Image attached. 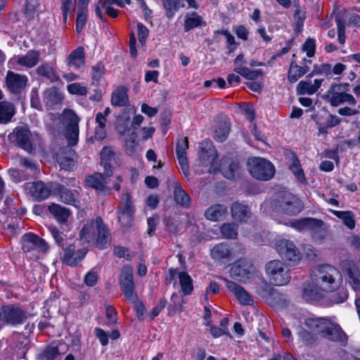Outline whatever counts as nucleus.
Instances as JSON below:
<instances>
[{"instance_id":"obj_1","label":"nucleus","mask_w":360,"mask_h":360,"mask_svg":"<svg viewBox=\"0 0 360 360\" xmlns=\"http://www.w3.org/2000/svg\"><path fill=\"white\" fill-rule=\"evenodd\" d=\"M313 281L325 292L338 290L342 283V275L334 266L324 264L317 266L313 271Z\"/></svg>"},{"instance_id":"obj_2","label":"nucleus","mask_w":360,"mask_h":360,"mask_svg":"<svg viewBox=\"0 0 360 360\" xmlns=\"http://www.w3.org/2000/svg\"><path fill=\"white\" fill-rule=\"evenodd\" d=\"M305 325L312 331L332 341L345 342L347 335L339 325L326 318H308Z\"/></svg>"},{"instance_id":"obj_3","label":"nucleus","mask_w":360,"mask_h":360,"mask_svg":"<svg viewBox=\"0 0 360 360\" xmlns=\"http://www.w3.org/2000/svg\"><path fill=\"white\" fill-rule=\"evenodd\" d=\"M271 206L276 212L292 216L298 214L304 207L302 202L288 191L278 193L271 202Z\"/></svg>"},{"instance_id":"obj_4","label":"nucleus","mask_w":360,"mask_h":360,"mask_svg":"<svg viewBox=\"0 0 360 360\" xmlns=\"http://www.w3.org/2000/svg\"><path fill=\"white\" fill-rule=\"evenodd\" d=\"M349 84L343 83L331 85L330 89L326 92L325 98L330 105L337 107L344 103H347L350 106H355L356 100L349 94Z\"/></svg>"},{"instance_id":"obj_5","label":"nucleus","mask_w":360,"mask_h":360,"mask_svg":"<svg viewBox=\"0 0 360 360\" xmlns=\"http://www.w3.org/2000/svg\"><path fill=\"white\" fill-rule=\"evenodd\" d=\"M266 273L274 285L288 284L291 278L288 267L280 260H272L266 264Z\"/></svg>"},{"instance_id":"obj_6","label":"nucleus","mask_w":360,"mask_h":360,"mask_svg":"<svg viewBox=\"0 0 360 360\" xmlns=\"http://www.w3.org/2000/svg\"><path fill=\"white\" fill-rule=\"evenodd\" d=\"M248 168L252 177L262 181L271 179L275 174V168L269 160L262 158L248 160Z\"/></svg>"},{"instance_id":"obj_7","label":"nucleus","mask_w":360,"mask_h":360,"mask_svg":"<svg viewBox=\"0 0 360 360\" xmlns=\"http://www.w3.org/2000/svg\"><path fill=\"white\" fill-rule=\"evenodd\" d=\"M15 135L18 146L30 153L41 144V139L39 134L36 132L32 133L27 128H16Z\"/></svg>"},{"instance_id":"obj_8","label":"nucleus","mask_w":360,"mask_h":360,"mask_svg":"<svg viewBox=\"0 0 360 360\" xmlns=\"http://www.w3.org/2000/svg\"><path fill=\"white\" fill-rule=\"evenodd\" d=\"M21 244L25 253H32L34 256L48 250L45 240L32 233L24 234L21 238Z\"/></svg>"},{"instance_id":"obj_9","label":"nucleus","mask_w":360,"mask_h":360,"mask_svg":"<svg viewBox=\"0 0 360 360\" xmlns=\"http://www.w3.org/2000/svg\"><path fill=\"white\" fill-rule=\"evenodd\" d=\"M63 122L66 127V137L69 140V144L75 145L79 136V117L73 110H65L63 113Z\"/></svg>"},{"instance_id":"obj_10","label":"nucleus","mask_w":360,"mask_h":360,"mask_svg":"<svg viewBox=\"0 0 360 360\" xmlns=\"http://www.w3.org/2000/svg\"><path fill=\"white\" fill-rule=\"evenodd\" d=\"M255 272V268L251 262L243 259L238 261L230 269L231 277L239 282H246Z\"/></svg>"},{"instance_id":"obj_11","label":"nucleus","mask_w":360,"mask_h":360,"mask_svg":"<svg viewBox=\"0 0 360 360\" xmlns=\"http://www.w3.org/2000/svg\"><path fill=\"white\" fill-rule=\"evenodd\" d=\"M346 281L355 290H360V269L353 260H344L341 263Z\"/></svg>"},{"instance_id":"obj_12","label":"nucleus","mask_w":360,"mask_h":360,"mask_svg":"<svg viewBox=\"0 0 360 360\" xmlns=\"http://www.w3.org/2000/svg\"><path fill=\"white\" fill-rule=\"evenodd\" d=\"M132 272V267L129 265H126L122 268L120 277L121 290L126 298L129 301H134L136 299Z\"/></svg>"},{"instance_id":"obj_13","label":"nucleus","mask_w":360,"mask_h":360,"mask_svg":"<svg viewBox=\"0 0 360 360\" xmlns=\"http://www.w3.org/2000/svg\"><path fill=\"white\" fill-rule=\"evenodd\" d=\"M210 256L214 260L226 264L234 259L236 253L231 245L226 243H220L211 249Z\"/></svg>"},{"instance_id":"obj_14","label":"nucleus","mask_w":360,"mask_h":360,"mask_svg":"<svg viewBox=\"0 0 360 360\" xmlns=\"http://www.w3.org/2000/svg\"><path fill=\"white\" fill-rule=\"evenodd\" d=\"M276 249L281 257L289 262L297 263L300 259L299 250L289 240L281 239L278 240L276 243Z\"/></svg>"},{"instance_id":"obj_15","label":"nucleus","mask_w":360,"mask_h":360,"mask_svg":"<svg viewBox=\"0 0 360 360\" xmlns=\"http://www.w3.org/2000/svg\"><path fill=\"white\" fill-rule=\"evenodd\" d=\"M28 82L26 75L8 70L5 78L7 89L13 94L18 95L25 89Z\"/></svg>"},{"instance_id":"obj_16","label":"nucleus","mask_w":360,"mask_h":360,"mask_svg":"<svg viewBox=\"0 0 360 360\" xmlns=\"http://www.w3.org/2000/svg\"><path fill=\"white\" fill-rule=\"evenodd\" d=\"M25 188L26 192L37 201L48 198L52 191L50 184H46L41 181L27 183Z\"/></svg>"},{"instance_id":"obj_17","label":"nucleus","mask_w":360,"mask_h":360,"mask_svg":"<svg viewBox=\"0 0 360 360\" xmlns=\"http://www.w3.org/2000/svg\"><path fill=\"white\" fill-rule=\"evenodd\" d=\"M3 320L8 324H21L27 319V313L21 308L13 305L5 306L1 309Z\"/></svg>"},{"instance_id":"obj_18","label":"nucleus","mask_w":360,"mask_h":360,"mask_svg":"<svg viewBox=\"0 0 360 360\" xmlns=\"http://www.w3.org/2000/svg\"><path fill=\"white\" fill-rule=\"evenodd\" d=\"M87 250L85 248L76 249L75 245H70L63 250L61 258L65 264L75 266L78 264L86 256Z\"/></svg>"},{"instance_id":"obj_19","label":"nucleus","mask_w":360,"mask_h":360,"mask_svg":"<svg viewBox=\"0 0 360 360\" xmlns=\"http://www.w3.org/2000/svg\"><path fill=\"white\" fill-rule=\"evenodd\" d=\"M257 293L271 306L278 305L285 300L283 295L281 294L266 283H264L262 285L257 287Z\"/></svg>"},{"instance_id":"obj_20","label":"nucleus","mask_w":360,"mask_h":360,"mask_svg":"<svg viewBox=\"0 0 360 360\" xmlns=\"http://www.w3.org/2000/svg\"><path fill=\"white\" fill-rule=\"evenodd\" d=\"M105 174L95 173L93 175L89 176L86 179V184L89 187H91L97 191V192L108 194L111 188L107 186L109 183L108 178Z\"/></svg>"},{"instance_id":"obj_21","label":"nucleus","mask_w":360,"mask_h":360,"mask_svg":"<svg viewBox=\"0 0 360 360\" xmlns=\"http://www.w3.org/2000/svg\"><path fill=\"white\" fill-rule=\"evenodd\" d=\"M168 274L166 278L168 282L171 283L176 276H178L184 294L190 295L192 292L193 290V281L186 272H179L176 269H169Z\"/></svg>"},{"instance_id":"obj_22","label":"nucleus","mask_w":360,"mask_h":360,"mask_svg":"<svg viewBox=\"0 0 360 360\" xmlns=\"http://www.w3.org/2000/svg\"><path fill=\"white\" fill-rule=\"evenodd\" d=\"M63 98V93L55 86L46 89L43 93V101L47 110L53 109L60 105Z\"/></svg>"},{"instance_id":"obj_23","label":"nucleus","mask_w":360,"mask_h":360,"mask_svg":"<svg viewBox=\"0 0 360 360\" xmlns=\"http://www.w3.org/2000/svg\"><path fill=\"white\" fill-rule=\"evenodd\" d=\"M226 288L234 294L238 302L243 305H251L253 304L252 296L241 286L237 283L224 279Z\"/></svg>"},{"instance_id":"obj_24","label":"nucleus","mask_w":360,"mask_h":360,"mask_svg":"<svg viewBox=\"0 0 360 360\" xmlns=\"http://www.w3.org/2000/svg\"><path fill=\"white\" fill-rule=\"evenodd\" d=\"M290 226L298 231H315L321 228L323 222L314 218H304L290 221Z\"/></svg>"},{"instance_id":"obj_25","label":"nucleus","mask_w":360,"mask_h":360,"mask_svg":"<svg viewBox=\"0 0 360 360\" xmlns=\"http://www.w3.org/2000/svg\"><path fill=\"white\" fill-rule=\"evenodd\" d=\"M74 151L70 148L63 149L56 155V160L61 168L72 171L75 167Z\"/></svg>"},{"instance_id":"obj_26","label":"nucleus","mask_w":360,"mask_h":360,"mask_svg":"<svg viewBox=\"0 0 360 360\" xmlns=\"http://www.w3.org/2000/svg\"><path fill=\"white\" fill-rule=\"evenodd\" d=\"M230 132V123L225 116L218 118L216 122V126L214 133V139L219 141H224Z\"/></svg>"},{"instance_id":"obj_27","label":"nucleus","mask_w":360,"mask_h":360,"mask_svg":"<svg viewBox=\"0 0 360 360\" xmlns=\"http://www.w3.org/2000/svg\"><path fill=\"white\" fill-rule=\"evenodd\" d=\"M309 77L307 76L306 80L300 82L297 85L296 90L298 95H312L320 88L323 79H316L312 83Z\"/></svg>"},{"instance_id":"obj_28","label":"nucleus","mask_w":360,"mask_h":360,"mask_svg":"<svg viewBox=\"0 0 360 360\" xmlns=\"http://www.w3.org/2000/svg\"><path fill=\"white\" fill-rule=\"evenodd\" d=\"M227 214V207L221 204L211 205L205 211V218L212 221L223 220Z\"/></svg>"},{"instance_id":"obj_29","label":"nucleus","mask_w":360,"mask_h":360,"mask_svg":"<svg viewBox=\"0 0 360 360\" xmlns=\"http://www.w3.org/2000/svg\"><path fill=\"white\" fill-rule=\"evenodd\" d=\"M231 212L233 219L238 221H245L251 215L250 207L247 205L238 202L232 204Z\"/></svg>"},{"instance_id":"obj_30","label":"nucleus","mask_w":360,"mask_h":360,"mask_svg":"<svg viewBox=\"0 0 360 360\" xmlns=\"http://www.w3.org/2000/svg\"><path fill=\"white\" fill-rule=\"evenodd\" d=\"M289 155L292 160V162L289 165L290 170L292 172L297 181L303 184H307V180L305 177L304 170L302 168L301 164L298 160L295 153L292 151L289 152Z\"/></svg>"},{"instance_id":"obj_31","label":"nucleus","mask_w":360,"mask_h":360,"mask_svg":"<svg viewBox=\"0 0 360 360\" xmlns=\"http://www.w3.org/2000/svg\"><path fill=\"white\" fill-rule=\"evenodd\" d=\"M40 57L39 51L30 50L25 56H20L15 58L16 63L28 68L35 66Z\"/></svg>"},{"instance_id":"obj_32","label":"nucleus","mask_w":360,"mask_h":360,"mask_svg":"<svg viewBox=\"0 0 360 360\" xmlns=\"http://www.w3.org/2000/svg\"><path fill=\"white\" fill-rule=\"evenodd\" d=\"M313 283L307 284L303 289L302 297L307 302L316 301L323 297L324 290H321L313 281Z\"/></svg>"},{"instance_id":"obj_33","label":"nucleus","mask_w":360,"mask_h":360,"mask_svg":"<svg viewBox=\"0 0 360 360\" xmlns=\"http://www.w3.org/2000/svg\"><path fill=\"white\" fill-rule=\"evenodd\" d=\"M115 159V154L111 148L105 147L101 152V163L104 167L105 174L107 176H112V170L111 162Z\"/></svg>"},{"instance_id":"obj_34","label":"nucleus","mask_w":360,"mask_h":360,"mask_svg":"<svg viewBox=\"0 0 360 360\" xmlns=\"http://www.w3.org/2000/svg\"><path fill=\"white\" fill-rule=\"evenodd\" d=\"M309 70L308 65L300 66L295 61H292L288 71V79L290 83L296 82L300 77L307 74Z\"/></svg>"},{"instance_id":"obj_35","label":"nucleus","mask_w":360,"mask_h":360,"mask_svg":"<svg viewBox=\"0 0 360 360\" xmlns=\"http://www.w3.org/2000/svg\"><path fill=\"white\" fill-rule=\"evenodd\" d=\"M174 188V198L177 204L184 207H189L191 203V199L189 195L182 188L181 186L174 182L173 184Z\"/></svg>"},{"instance_id":"obj_36","label":"nucleus","mask_w":360,"mask_h":360,"mask_svg":"<svg viewBox=\"0 0 360 360\" xmlns=\"http://www.w3.org/2000/svg\"><path fill=\"white\" fill-rule=\"evenodd\" d=\"M96 224L98 231L97 246L99 249H104L109 244L108 231L103 225L101 217L96 218Z\"/></svg>"},{"instance_id":"obj_37","label":"nucleus","mask_w":360,"mask_h":360,"mask_svg":"<svg viewBox=\"0 0 360 360\" xmlns=\"http://www.w3.org/2000/svg\"><path fill=\"white\" fill-rule=\"evenodd\" d=\"M49 212L60 223H65L70 215L69 209L56 203H52L48 207Z\"/></svg>"},{"instance_id":"obj_38","label":"nucleus","mask_w":360,"mask_h":360,"mask_svg":"<svg viewBox=\"0 0 360 360\" xmlns=\"http://www.w3.org/2000/svg\"><path fill=\"white\" fill-rule=\"evenodd\" d=\"M79 191L77 190H68L63 186H61L59 189V198L61 202L77 206L79 203L78 200Z\"/></svg>"},{"instance_id":"obj_39","label":"nucleus","mask_w":360,"mask_h":360,"mask_svg":"<svg viewBox=\"0 0 360 360\" xmlns=\"http://www.w3.org/2000/svg\"><path fill=\"white\" fill-rule=\"evenodd\" d=\"M129 103L127 90L124 86H119L112 94L111 103L114 106H125Z\"/></svg>"},{"instance_id":"obj_40","label":"nucleus","mask_w":360,"mask_h":360,"mask_svg":"<svg viewBox=\"0 0 360 360\" xmlns=\"http://www.w3.org/2000/svg\"><path fill=\"white\" fill-rule=\"evenodd\" d=\"M84 51L82 47L74 50L68 58V65L75 69H79L84 64Z\"/></svg>"},{"instance_id":"obj_41","label":"nucleus","mask_w":360,"mask_h":360,"mask_svg":"<svg viewBox=\"0 0 360 360\" xmlns=\"http://www.w3.org/2000/svg\"><path fill=\"white\" fill-rule=\"evenodd\" d=\"M38 75L44 77L51 82H58L60 79L58 75L56 73L53 68L46 63H41L36 69Z\"/></svg>"},{"instance_id":"obj_42","label":"nucleus","mask_w":360,"mask_h":360,"mask_svg":"<svg viewBox=\"0 0 360 360\" xmlns=\"http://www.w3.org/2000/svg\"><path fill=\"white\" fill-rule=\"evenodd\" d=\"M335 217L342 221L344 225L349 229L352 230L354 229L356 222L354 219V214L352 211H338L330 210Z\"/></svg>"},{"instance_id":"obj_43","label":"nucleus","mask_w":360,"mask_h":360,"mask_svg":"<svg viewBox=\"0 0 360 360\" xmlns=\"http://www.w3.org/2000/svg\"><path fill=\"white\" fill-rule=\"evenodd\" d=\"M15 114L13 105L7 101L0 102V123L9 122Z\"/></svg>"},{"instance_id":"obj_44","label":"nucleus","mask_w":360,"mask_h":360,"mask_svg":"<svg viewBox=\"0 0 360 360\" xmlns=\"http://www.w3.org/2000/svg\"><path fill=\"white\" fill-rule=\"evenodd\" d=\"M220 231L223 238L235 239L238 236V225L234 222L224 223L221 226Z\"/></svg>"},{"instance_id":"obj_45","label":"nucleus","mask_w":360,"mask_h":360,"mask_svg":"<svg viewBox=\"0 0 360 360\" xmlns=\"http://www.w3.org/2000/svg\"><path fill=\"white\" fill-rule=\"evenodd\" d=\"M181 0H163L162 4L166 10V16L168 18L174 17L175 12H176L180 7H183L184 5L180 4Z\"/></svg>"},{"instance_id":"obj_46","label":"nucleus","mask_w":360,"mask_h":360,"mask_svg":"<svg viewBox=\"0 0 360 360\" xmlns=\"http://www.w3.org/2000/svg\"><path fill=\"white\" fill-rule=\"evenodd\" d=\"M134 211L117 210L118 220L123 226L128 227L131 225Z\"/></svg>"},{"instance_id":"obj_47","label":"nucleus","mask_w":360,"mask_h":360,"mask_svg":"<svg viewBox=\"0 0 360 360\" xmlns=\"http://www.w3.org/2000/svg\"><path fill=\"white\" fill-rule=\"evenodd\" d=\"M202 23V18L201 16L196 13H193L191 16L187 17L184 24V29L185 31H188L191 29L200 26Z\"/></svg>"},{"instance_id":"obj_48","label":"nucleus","mask_w":360,"mask_h":360,"mask_svg":"<svg viewBox=\"0 0 360 360\" xmlns=\"http://www.w3.org/2000/svg\"><path fill=\"white\" fill-rule=\"evenodd\" d=\"M239 165L237 163L231 162L226 167L221 165V172L223 175L227 179H233L239 173Z\"/></svg>"},{"instance_id":"obj_49","label":"nucleus","mask_w":360,"mask_h":360,"mask_svg":"<svg viewBox=\"0 0 360 360\" xmlns=\"http://www.w3.org/2000/svg\"><path fill=\"white\" fill-rule=\"evenodd\" d=\"M87 18V9L85 8H78L77 13V20L75 29L77 32H79L83 29Z\"/></svg>"},{"instance_id":"obj_50","label":"nucleus","mask_w":360,"mask_h":360,"mask_svg":"<svg viewBox=\"0 0 360 360\" xmlns=\"http://www.w3.org/2000/svg\"><path fill=\"white\" fill-rule=\"evenodd\" d=\"M117 210H135L131 195L129 193H124L122 195Z\"/></svg>"},{"instance_id":"obj_51","label":"nucleus","mask_w":360,"mask_h":360,"mask_svg":"<svg viewBox=\"0 0 360 360\" xmlns=\"http://www.w3.org/2000/svg\"><path fill=\"white\" fill-rule=\"evenodd\" d=\"M49 231L55 240L56 243L61 247L64 246L66 242V236L64 234V233L53 226H50L49 227Z\"/></svg>"},{"instance_id":"obj_52","label":"nucleus","mask_w":360,"mask_h":360,"mask_svg":"<svg viewBox=\"0 0 360 360\" xmlns=\"http://www.w3.org/2000/svg\"><path fill=\"white\" fill-rule=\"evenodd\" d=\"M67 90L70 94L86 96L87 88L81 83L75 82L68 85Z\"/></svg>"},{"instance_id":"obj_53","label":"nucleus","mask_w":360,"mask_h":360,"mask_svg":"<svg viewBox=\"0 0 360 360\" xmlns=\"http://www.w3.org/2000/svg\"><path fill=\"white\" fill-rule=\"evenodd\" d=\"M94 224L93 223L86 224L80 231V239L84 243H89L94 239L93 237Z\"/></svg>"},{"instance_id":"obj_54","label":"nucleus","mask_w":360,"mask_h":360,"mask_svg":"<svg viewBox=\"0 0 360 360\" xmlns=\"http://www.w3.org/2000/svg\"><path fill=\"white\" fill-rule=\"evenodd\" d=\"M112 4L110 0H99L96 6V15L101 20H104L103 11L108 12L111 8Z\"/></svg>"},{"instance_id":"obj_55","label":"nucleus","mask_w":360,"mask_h":360,"mask_svg":"<svg viewBox=\"0 0 360 360\" xmlns=\"http://www.w3.org/2000/svg\"><path fill=\"white\" fill-rule=\"evenodd\" d=\"M105 73V67L102 63H98L91 68L93 83L98 82Z\"/></svg>"},{"instance_id":"obj_56","label":"nucleus","mask_w":360,"mask_h":360,"mask_svg":"<svg viewBox=\"0 0 360 360\" xmlns=\"http://www.w3.org/2000/svg\"><path fill=\"white\" fill-rule=\"evenodd\" d=\"M39 6V0H27L25 6V13L30 18L34 17V13Z\"/></svg>"},{"instance_id":"obj_57","label":"nucleus","mask_w":360,"mask_h":360,"mask_svg":"<svg viewBox=\"0 0 360 360\" xmlns=\"http://www.w3.org/2000/svg\"><path fill=\"white\" fill-rule=\"evenodd\" d=\"M335 22L338 30V39L340 44H344L345 42V25L342 19L339 17H336Z\"/></svg>"},{"instance_id":"obj_58","label":"nucleus","mask_w":360,"mask_h":360,"mask_svg":"<svg viewBox=\"0 0 360 360\" xmlns=\"http://www.w3.org/2000/svg\"><path fill=\"white\" fill-rule=\"evenodd\" d=\"M299 339L306 345L311 346L315 342L314 337L307 330L301 328L298 332Z\"/></svg>"},{"instance_id":"obj_59","label":"nucleus","mask_w":360,"mask_h":360,"mask_svg":"<svg viewBox=\"0 0 360 360\" xmlns=\"http://www.w3.org/2000/svg\"><path fill=\"white\" fill-rule=\"evenodd\" d=\"M19 164L25 169H30L32 174H35L38 170L37 164L31 159L20 158L19 159Z\"/></svg>"},{"instance_id":"obj_60","label":"nucleus","mask_w":360,"mask_h":360,"mask_svg":"<svg viewBox=\"0 0 360 360\" xmlns=\"http://www.w3.org/2000/svg\"><path fill=\"white\" fill-rule=\"evenodd\" d=\"M125 148L128 154L132 155L136 148V136L134 134H130L125 141Z\"/></svg>"},{"instance_id":"obj_61","label":"nucleus","mask_w":360,"mask_h":360,"mask_svg":"<svg viewBox=\"0 0 360 360\" xmlns=\"http://www.w3.org/2000/svg\"><path fill=\"white\" fill-rule=\"evenodd\" d=\"M315 40L313 39H307L302 45L303 51L306 52L307 56L309 58L314 56L315 53Z\"/></svg>"},{"instance_id":"obj_62","label":"nucleus","mask_w":360,"mask_h":360,"mask_svg":"<svg viewBox=\"0 0 360 360\" xmlns=\"http://www.w3.org/2000/svg\"><path fill=\"white\" fill-rule=\"evenodd\" d=\"M137 29L139 41L142 46H144L146 44V40L148 37V29L141 22L137 24Z\"/></svg>"},{"instance_id":"obj_63","label":"nucleus","mask_w":360,"mask_h":360,"mask_svg":"<svg viewBox=\"0 0 360 360\" xmlns=\"http://www.w3.org/2000/svg\"><path fill=\"white\" fill-rule=\"evenodd\" d=\"M294 8V18L296 20V25L297 27H302L305 19V13L301 10L298 4H295Z\"/></svg>"},{"instance_id":"obj_64","label":"nucleus","mask_w":360,"mask_h":360,"mask_svg":"<svg viewBox=\"0 0 360 360\" xmlns=\"http://www.w3.org/2000/svg\"><path fill=\"white\" fill-rule=\"evenodd\" d=\"M58 355L59 352L56 347H48L42 353V356L46 360H54Z\"/></svg>"}]
</instances>
